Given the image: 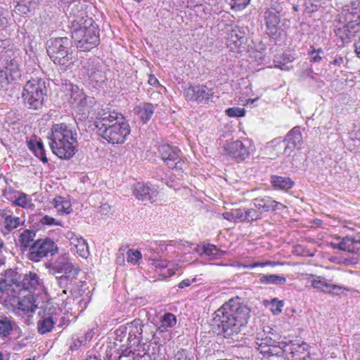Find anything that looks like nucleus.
Returning a JSON list of instances; mask_svg holds the SVG:
<instances>
[{
    "instance_id": "nucleus-45",
    "label": "nucleus",
    "mask_w": 360,
    "mask_h": 360,
    "mask_svg": "<svg viewBox=\"0 0 360 360\" xmlns=\"http://www.w3.org/2000/svg\"><path fill=\"white\" fill-rule=\"evenodd\" d=\"M21 220L18 217L12 215L6 221H4V228L8 231H11L20 226Z\"/></svg>"
},
{
    "instance_id": "nucleus-38",
    "label": "nucleus",
    "mask_w": 360,
    "mask_h": 360,
    "mask_svg": "<svg viewBox=\"0 0 360 360\" xmlns=\"http://www.w3.org/2000/svg\"><path fill=\"white\" fill-rule=\"evenodd\" d=\"M13 203L16 206L26 209L34 207L31 197L27 194L20 191L18 193V196L15 198Z\"/></svg>"
},
{
    "instance_id": "nucleus-42",
    "label": "nucleus",
    "mask_w": 360,
    "mask_h": 360,
    "mask_svg": "<svg viewBox=\"0 0 360 360\" xmlns=\"http://www.w3.org/2000/svg\"><path fill=\"white\" fill-rule=\"evenodd\" d=\"M154 112V106L150 103H145L140 108L138 114L143 123H146L152 117Z\"/></svg>"
},
{
    "instance_id": "nucleus-60",
    "label": "nucleus",
    "mask_w": 360,
    "mask_h": 360,
    "mask_svg": "<svg viewBox=\"0 0 360 360\" xmlns=\"http://www.w3.org/2000/svg\"><path fill=\"white\" fill-rule=\"evenodd\" d=\"M94 335H95L94 329L91 328V329H89L84 335H81L80 337L84 341V343L87 344V342H89L91 340V339L93 338Z\"/></svg>"
},
{
    "instance_id": "nucleus-16",
    "label": "nucleus",
    "mask_w": 360,
    "mask_h": 360,
    "mask_svg": "<svg viewBox=\"0 0 360 360\" xmlns=\"http://www.w3.org/2000/svg\"><path fill=\"white\" fill-rule=\"evenodd\" d=\"M129 133V124L127 121H122L121 124L118 123L116 126L108 129H105V131L99 134L109 143H112V144H119L124 142Z\"/></svg>"
},
{
    "instance_id": "nucleus-54",
    "label": "nucleus",
    "mask_w": 360,
    "mask_h": 360,
    "mask_svg": "<svg viewBox=\"0 0 360 360\" xmlns=\"http://www.w3.org/2000/svg\"><path fill=\"white\" fill-rule=\"evenodd\" d=\"M86 345L80 336L72 338L69 349L72 352L77 351Z\"/></svg>"
},
{
    "instance_id": "nucleus-61",
    "label": "nucleus",
    "mask_w": 360,
    "mask_h": 360,
    "mask_svg": "<svg viewBox=\"0 0 360 360\" xmlns=\"http://www.w3.org/2000/svg\"><path fill=\"white\" fill-rule=\"evenodd\" d=\"M174 360H190L188 356V352L186 350H179L176 352L174 356Z\"/></svg>"
},
{
    "instance_id": "nucleus-22",
    "label": "nucleus",
    "mask_w": 360,
    "mask_h": 360,
    "mask_svg": "<svg viewBox=\"0 0 360 360\" xmlns=\"http://www.w3.org/2000/svg\"><path fill=\"white\" fill-rule=\"evenodd\" d=\"M128 327L127 340V346L131 349L133 346L138 345L143 338V321L139 319H136L131 323L127 324Z\"/></svg>"
},
{
    "instance_id": "nucleus-63",
    "label": "nucleus",
    "mask_w": 360,
    "mask_h": 360,
    "mask_svg": "<svg viewBox=\"0 0 360 360\" xmlns=\"http://www.w3.org/2000/svg\"><path fill=\"white\" fill-rule=\"evenodd\" d=\"M13 213L9 210L2 209L0 210V217L4 219V221H6L11 216Z\"/></svg>"
},
{
    "instance_id": "nucleus-19",
    "label": "nucleus",
    "mask_w": 360,
    "mask_h": 360,
    "mask_svg": "<svg viewBox=\"0 0 360 360\" xmlns=\"http://www.w3.org/2000/svg\"><path fill=\"white\" fill-rule=\"evenodd\" d=\"M100 117L96 121V126L98 129L99 134L108 129L114 126H116L118 123L121 124V122H126L124 116L117 112L107 111L103 113L99 112Z\"/></svg>"
},
{
    "instance_id": "nucleus-17",
    "label": "nucleus",
    "mask_w": 360,
    "mask_h": 360,
    "mask_svg": "<svg viewBox=\"0 0 360 360\" xmlns=\"http://www.w3.org/2000/svg\"><path fill=\"white\" fill-rule=\"evenodd\" d=\"M184 96L188 101L202 103L209 101L213 96L212 89L204 84L189 86L185 88Z\"/></svg>"
},
{
    "instance_id": "nucleus-49",
    "label": "nucleus",
    "mask_w": 360,
    "mask_h": 360,
    "mask_svg": "<svg viewBox=\"0 0 360 360\" xmlns=\"http://www.w3.org/2000/svg\"><path fill=\"white\" fill-rule=\"evenodd\" d=\"M128 327L127 325H122L115 331V342H119L122 343L124 338L127 334Z\"/></svg>"
},
{
    "instance_id": "nucleus-55",
    "label": "nucleus",
    "mask_w": 360,
    "mask_h": 360,
    "mask_svg": "<svg viewBox=\"0 0 360 360\" xmlns=\"http://www.w3.org/2000/svg\"><path fill=\"white\" fill-rule=\"evenodd\" d=\"M202 249L203 253L207 256L216 257L219 255V250L215 245L207 244L204 245Z\"/></svg>"
},
{
    "instance_id": "nucleus-24",
    "label": "nucleus",
    "mask_w": 360,
    "mask_h": 360,
    "mask_svg": "<svg viewBox=\"0 0 360 360\" xmlns=\"http://www.w3.org/2000/svg\"><path fill=\"white\" fill-rule=\"evenodd\" d=\"M311 279L309 280V282L311 286L316 289L319 291L323 292L325 293L332 294V295H338V291L344 289L346 290H349L348 288H346L343 286L332 284L327 281H326L321 276H316L311 275Z\"/></svg>"
},
{
    "instance_id": "nucleus-59",
    "label": "nucleus",
    "mask_w": 360,
    "mask_h": 360,
    "mask_svg": "<svg viewBox=\"0 0 360 360\" xmlns=\"http://www.w3.org/2000/svg\"><path fill=\"white\" fill-rule=\"evenodd\" d=\"M40 222L42 224L48 225V226H51V225H53V224L57 225V226H61V222L56 221V220L53 217H49L48 215H45V216L42 217L41 219H40Z\"/></svg>"
},
{
    "instance_id": "nucleus-33",
    "label": "nucleus",
    "mask_w": 360,
    "mask_h": 360,
    "mask_svg": "<svg viewBox=\"0 0 360 360\" xmlns=\"http://www.w3.org/2000/svg\"><path fill=\"white\" fill-rule=\"evenodd\" d=\"M35 302L34 296L27 295L18 301V308L24 312H34L37 308Z\"/></svg>"
},
{
    "instance_id": "nucleus-23",
    "label": "nucleus",
    "mask_w": 360,
    "mask_h": 360,
    "mask_svg": "<svg viewBox=\"0 0 360 360\" xmlns=\"http://www.w3.org/2000/svg\"><path fill=\"white\" fill-rule=\"evenodd\" d=\"M334 249L356 253L360 250V237H338L335 242L331 243Z\"/></svg>"
},
{
    "instance_id": "nucleus-39",
    "label": "nucleus",
    "mask_w": 360,
    "mask_h": 360,
    "mask_svg": "<svg viewBox=\"0 0 360 360\" xmlns=\"http://www.w3.org/2000/svg\"><path fill=\"white\" fill-rule=\"evenodd\" d=\"M245 222L251 223L262 218L263 212L253 205L252 207H245Z\"/></svg>"
},
{
    "instance_id": "nucleus-12",
    "label": "nucleus",
    "mask_w": 360,
    "mask_h": 360,
    "mask_svg": "<svg viewBox=\"0 0 360 360\" xmlns=\"http://www.w3.org/2000/svg\"><path fill=\"white\" fill-rule=\"evenodd\" d=\"M83 68L88 75L89 84L94 88H101L107 80L105 68L96 58H89L84 62Z\"/></svg>"
},
{
    "instance_id": "nucleus-52",
    "label": "nucleus",
    "mask_w": 360,
    "mask_h": 360,
    "mask_svg": "<svg viewBox=\"0 0 360 360\" xmlns=\"http://www.w3.org/2000/svg\"><path fill=\"white\" fill-rule=\"evenodd\" d=\"M250 2V0H231L229 4L232 9L241 11L246 8Z\"/></svg>"
},
{
    "instance_id": "nucleus-1",
    "label": "nucleus",
    "mask_w": 360,
    "mask_h": 360,
    "mask_svg": "<svg viewBox=\"0 0 360 360\" xmlns=\"http://www.w3.org/2000/svg\"><path fill=\"white\" fill-rule=\"evenodd\" d=\"M250 317V308L236 297L214 311L213 322L221 330L224 338H233L245 328Z\"/></svg>"
},
{
    "instance_id": "nucleus-30",
    "label": "nucleus",
    "mask_w": 360,
    "mask_h": 360,
    "mask_svg": "<svg viewBox=\"0 0 360 360\" xmlns=\"http://www.w3.org/2000/svg\"><path fill=\"white\" fill-rule=\"evenodd\" d=\"M17 327L16 323L11 316L0 315V338H8Z\"/></svg>"
},
{
    "instance_id": "nucleus-57",
    "label": "nucleus",
    "mask_w": 360,
    "mask_h": 360,
    "mask_svg": "<svg viewBox=\"0 0 360 360\" xmlns=\"http://www.w3.org/2000/svg\"><path fill=\"white\" fill-rule=\"evenodd\" d=\"M235 221L245 222V207L238 209H232Z\"/></svg>"
},
{
    "instance_id": "nucleus-51",
    "label": "nucleus",
    "mask_w": 360,
    "mask_h": 360,
    "mask_svg": "<svg viewBox=\"0 0 360 360\" xmlns=\"http://www.w3.org/2000/svg\"><path fill=\"white\" fill-rule=\"evenodd\" d=\"M226 114L231 117H240L245 116V110L238 107L229 108L226 110Z\"/></svg>"
},
{
    "instance_id": "nucleus-41",
    "label": "nucleus",
    "mask_w": 360,
    "mask_h": 360,
    "mask_svg": "<svg viewBox=\"0 0 360 360\" xmlns=\"http://www.w3.org/2000/svg\"><path fill=\"white\" fill-rule=\"evenodd\" d=\"M39 0H17L16 8L18 11L27 13L34 9Z\"/></svg>"
},
{
    "instance_id": "nucleus-44",
    "label": "nucleus",
    "mask_w": 360,
    "mask_h": 360,
    "mask_svg": "<svg viewBox=\"0 0 360 360\" xmlns=\"http://www.w3.org/2000/svg\"><path fill=\"white\" fill-rule=\"evenodd\" d=\"M141 258L142 255L138 250L129 249L127 251V261L133 265L138 264Z\"/></svg>"
},
{
    "instance_id": "nucleus-6",
    "label": "nucleus",
    "mask_w": 360,
    "mask_h": 360,
    "mask_svg": "<svg viewBox=\"0 0 360 360\" xmlns=\"http://www.w3.org/2000/svg\"><path fill=\"white\" fill-rule=\"evenodd\" d=\"M72 41L69 38L56 37L47 41V53L54 64L66 70L73 64Z\"/></svg>"
},
{
    "instance_id": "nucleus-50",
    "label": "nucleus",
    "mask_w": 360,
    "mask_h": 360,
    "mask_svg": "<svg viewBox=\"0 0 360 360\" xmlns=\"http://www.w3.org/2000/svg\"><path fill=\"white\" fill-rule=\"evenodd\" d=\"M19 191L13 189L11 186H6L2 191L3 196L9 201L13 202Z\"/></svg>"
},
{
    "instance_id": "nucleus-43",
    "label": "nucleus",
    "mask_w": 360,
    "mask_h": 360,
    "mask_svg": "<svg viewBox=\"0 0 360 360\" xmlns=\"http://www.w3.org/2000/svg\"><path fill=\"white\" fill-rule=\"evenodd\" d=\"M72 251H75L83 258H87L89 255L88 244L84 238L79 241V243L75 247Z\"/></svg>"
},
{
    "instance_id": "nucleus-9",
    "label": "nucleus",
    "mask_w": 360,
    "mask_h": 360,
    "mask_svg": "<svg viewBox=\"0 0 360 360\" xmlns=\"http://www.w3.org/2000/svg\"><path fill=\"white\" fill-rule=\"evenodd\" d=\"M0 77H4L7 83L20 78L18 54L11 49L5 50L0 58Z\"/></svg>"
},
{
    "instance_id": "nucleus-29",
    "label": "nucleus",
    "mask_w": 360,
    "mask_h": 360,
    "mask_svg": "<svg viewBox=\"0 0 360 360\" xmlns=\"http://www.w3.org/2000/svg\"><path fill=\"white\" fill-rule=\"evenodd\" d=\"M35 237L36 231L34 229H24L20 233L16 243L24 255H26L28 249L35 242Z\"/></svg>"
},
{
    "instance_id": "nucleus-15",
    "label": "nucleus",
    "mask_w": 360,
    "mask_h": 360,
    "mask_svg": "<svg viewBox=\"0 0 360 360\" xmlns=\"http://www.w3.org/2000/svg\"><path fill=\"white\" fill-rule=\"evenodd\" d=\"M340 20L342 23H346V27L352 30L351 32H357L360 25L359 2L353 1L350 5L345 6Z\"/></svg>"
},
{
    "instance_id": "nucleus-48",
    "label": "nucleus",
    "mask_w": 360,
    "mask_h": 360,
    "mask_svg": "<svg viewBox=\"0 0 360 360\" xmlns=\"http://www.w3.org/2000/svg\"><path fill=\"white\" fill-rule=\"evenodd\" d=\"M86 285V282L85 281H78L77 280V276L75 285H73V286L77 289V291L78 292L77 293L76 292H72L70 290H68L67 292H70V293L71 294V295L72 297H77L79 296H81L82 295V293L84 292V290H85L84 287Z\"/></svg>"
},
{
    "instance_id": "nucleus-14",
    "label": "nucleus",
    "mask_w": 360,
    "mask_h": 360,
    "mask_svg": "<svg viewBox=\"0 0 360 360\" xmlns=\"http://www.w3.org/2000/svg\"><path fill=\"white\" fill-rule=\"evenodd\" d=\"M248 40V28L234 26L228 33L226 44L231 51L239 53L246 51Z\"/></svg>"
},
{
    "instance_id": "nucleus-25",
    "label": "nucleus",
    "mask_w": 360,
    "mask_h": 360,
    "mask_svg": "<svg viewBox=\"0 0 360 360\" xmlns=\"http://www.w3.org/2000/svg\"><path fill=\"white\" fill-rule=\"evenodd\" d=\"M285 144L284 153L290 154L294 149L300 148L302 144V136L299 127L292 128L285 136L283 141Z\"/></svg>"
},
{
    "instance_id": "nucleus-37",
    "label": "nucleus",
    "mask_w": 360,
    "mask_h": 360,
    "mask_svg": "<svg viewBox=\"0 0 360 360\" xmlns=\"http://www.w3.org/2000/svg\"><path fill=\"white\" fill-rule=\"evenodd\" d=\"M285 282V277L276 274L262 275L259 277V283L261 284L283 285Z\"/></svg>"
},
{
    "instance_id": "nucleus-20",
    "label": "nucleus",
    "mask_w": 360,
    "mask_h": 360,
    "mask_svg": "<svg viewBox=\"0 0 360 360\" xmlns=\"http://www.w3.org/2000/svg\"><path fill=\"white\" fill-rule=\"evenodd\" d=\"M70 103L73 108H79L81 109L91 106L94 104V98L85 95L82 89L77 86L70 85Z\"/></svg>"
},
{
    "instance_id": "nucleus-32",
    "label": "nucleus",
    "mask_w": 360,
    "mask_h": 360,
    "mask_svg": "<svg viewBox=\"0 0 360 360\" xmlns=\"http://www.w3.org/2000/svg\"><path fill=\"white\" fill-rule=\"evenodd\" d=\"M27 147L33 152L35 156L40 159L44 163L48 162L45 149L43 143L41 141L31 139L27 141Z\"/></svg>"
},
{
    "instance_id": "nucleus-13",
    "label": "nucleus",
    "mask_w": 360,
    "mask_h": 360,
    "mask_svg": "<svg viewBox=\"0 0 360 360\" xmlns=\"http://www.w3.org/2000/svg\"><path fill=\"white\" fill-rule=\"evenodd\" d=\"M159 155L167 167L182 170L185 162L182 158L181 151L176 146L168 143H162L158 146Z\"/></svg>"
},
{
    "instance_id": "nucleus-18",
    "label": "nucleus",
    "mask_w": 360,
    "mask_h": 360,
    "mask_svg": "<svg viewBox=\"0 0 360 360\" xmlns=\"http://www.w3.org/2000/svg\"><path fill=\"white\" fill-rule=\"evenodd\" d=\"M117 343L109 342L106 345L104 359L105 360H120L122 356L136 359V356H141L139 353L136 354L132 349L129 348L124 344L120 345L119 349L117 348Z\"/></svg>"
},
{
    "instance_id": "nucleus-40",
    "label": "nucleus",
    "mask_w": 360,
    "mask_h": 360,
    "mask_svg": "<svg viewBox=\"0 0 360 360\" xmlns=\"http://www.w3.org/2000/svg\"><path fill=\"white\" fill-rule=\"evenodd\" d=\"M352 30L346 27V23H342V27H336L334 30V32L337 37H338L342 43H347L349 39L356 32H351Z\"/></svg>"
},
{
    "instance_id": "nucleus-47",
    "label": "nucleus",
    "mask_w": 360,
    "mask_h": 360,
    "mask_svg": "<svg viewBox=\"0 0 360 360\" xmlns=\"http://www.w3.org/2000/svg\"><path fill=\"white\" fill-rule=\"evenodd\" d=\"M145 259L151 262V265L155 266L156 269H162L166 268L168 266V262L166 260L158 259L156 257H152V255L148 256V255H144Z\"/></svg>"
},
{
    "instance_id": "nucleus-11",
    "label": "nucleus",
    "mask_w": 360,
    "mask_h": 360,
    "mask_svg": "<svg viewBox=\"0 0 360 360\" xmlns=\"http://www.w3.org/2000/svg\"><path fill=\"white\" fill-rule=\"evenodd\" d=\"M58 250L56 243L50 238H39L35 240L26 253V257L32 262H39L49 254L53 255Z\"/></svg>"
},
{
    "instance_id": "nucleus-28",
    "label": "nucleus",
    "mask_w": 360,
    "mask_h": 360,
    "mask_svg": "<svg viewBox=\"0 0 360 360\" xmlns=\"http://www.w3.org/2000/svg\"><path fill=\"white\" fill-rule=\"evenodd\" d=\"M252 205L262 212H271L285 207L284 205L273 200L269 196L256 198L252 200Z\"/></svg>"
},
{
    "instance_id": "nucleus-8",
    "label": "nucleus",
    "mask_w": 360,
    "mask_h": 360,
    "mask_svg": "<svg viewBox=\"0 0 360 360\" xmlns=\"http://www.w3.org/2000/svg\"><path fill=\"white\" fill-rule=\"evenodd\" d=\"M38 315L39 319L37 323V329L41 335L51 332L56 324L62 327L65 319L64 316H61L60 309L54 306H46L42 311L39 312Z\"/></svg>"
},
{
    "instance_id": "nucleus-62",
    "label": "nucleus",
    "mask_w": 360,
    "mask_h": 360,
    "mask_svg": "<svg viewBox=\"0 0 360 360\" xmlns=\"http://www.w3.org/2000/svg\"><path fill=\"white\" fill-rule=\"evenodd\" d=\"M273 263L271 262H252L245 266V267L249 269H253L255 267L261 266L264 267L268 265H271Z\"/></svg>"
},
{
    "instance_id": "nucleus-27",
    "label": "nucleus",
    "mask_w": 360,
    "mask_h": 360,
    "mask_svg": "<svg viewBox=\"0 0 360 360\" xmlns=\"http://www.w3.org/2000/svg\"><path fill=\"white\" fill-rule=\"evenodd\" d=\"M134 196L140 200H151L156 197L158 191L156 188L148 184L138 182L133 186Z\"/></svg>"
},
{
    "instance_id": "nucleus-21",
    "label": "nucleus",
    "mask_w": 360,
    "mask_h": 360,
    "mask_svg": "<svg viewBox=\"0 0 360 360\" xmlns=\"http://www.w3.org/2000/svg\"><path fill=\"white\" fill-rule=\"evenodd\" d=\"M84 6L80 0H72L69 3L66 12L69 14L71 25L75 22L82 24V22L89 18L84 11Z\"/></svg>"
},
{
    "instance_id": "nucleus-36",
    "label": "nucleus",
    "mask_w": 360,
    "mask_h": 360,
    "mask_svg": "<svg viewBox=\"0 0 360 360\" xmlns=\"http://www.w3.org/2000/svg\"><path fill=\"white\" fill-rule=\"evenodd\" d=\"M271 183L276 188L281 190H288L294 185L293 181L290 178L279 176H273Z\"/></svg>"
},
{
    "instance_id": "nucleus-10",
    "label": "nucleus",
    "mask_w": 360,
    "mask_h": 360,
    "mask_svg": "<svg viewBox=\"0 0 360 360\" xmlns=\"http://www.w3.org/2000/svg\"><path fill=\"white\" fill-rule=\"evenodd\" d=\"M253 152V147L248 140H236L226 142L223 146L222 154L237 162H241L248 158Z\"/></svg>"
},
{
    "instance_id": "nucleus-34",
    "label": "nucleus",
    "mask_w": 360,
    "mask_h": 360,
    "mask_svg": "<svg viewBox=\"0 0 360 360\" xmlns=\"http://www.w3.org/2000/svg\"><path fill=\"white\" fill-rule=\"evenodd\" d=\"M52 203L60 214H69L72 211L70 202L61 196L56 197Z\"/></svg>"
},
{
    "instance_id": "nucleus-64",
    "label": "nucleus",
    "mask_w": 360,
    "mask_h": 360,
    "mask_svg": "<svg viewBox=\"0 0 360 360\" xmlns=\"http://www.w3.org/2000/svg\"><path fill=\"white\" fill-rule=\"evenodd\" d=\"M195 281H196L195 278H193L192 281H190L189 279H184L179 283L178 287L179 288H184L186 287H188L189 285H191V284L192 283L195 282Z\"/></svg>"
},
{
    "instance_id": "nucleus-46",
    "label": "nucleus",
    "mask_w": 360,
    "mask_h": 360,
    "mask_svg": "<svg viewBox=\"0 0 360 360\" xmlns=\"http://www.w3.org/2000/svg\"><path fill=\"white\" fill-rule=\"evenodd\" d=\"M308 54L310 56V62L316 63L321 61L324 52L321 49H316L314 46H311Z\"/></svg>"
},
{
    "instance_id": "nucleus-56",
    "label": "nucleus",
    "mask_w": 360,
    "mask_h": 360,
    "mask_svg": "<svg viewBox=\"0 0 360 360\" xmlns=\"http://www.w3.org/2000/svg\"><path fill=\"white\" fill-rule=\"evenodd\" d=\"M283 8L282 4L278 0H269V8L266 11H272L276 13H281Z\"/></svg>"
},
{
    "instance_id": "nucleus-4",
    "label": "nucleus",
    "mask_w": 360,
    "mask_h": 360,
    "mask_svg": "<svg viewBox=\"0 0 360 360\" xmlns=\"http://www.w3.org/2000/svg\"><path fill=\"white\" fill-rule=\"evenodd\" d=\"M263 334H258L255 338V343L256 349L266 358L278 359L283 360L298 356L297 349L301 348V345L294 344L291 342H276L269 337H263Z\"/></svg>"
},
{
    "instance_id": "nucleus-7",
    "label": "nucleus",
    "mask_w": 360,
    "mask_h": 360,
    "mask_svg": "<svg viewBox=\"0 0 360 360\" xmlns=\"http://www.w3.org/2000/svg\"><path fill=\"white\" fill-rule=\"evenodd\" d=\"M45 82L42 79H32L24 86L22 97L25 105L30 109H40L46 96Z\"/></svg>"
},
{
    "instance_id": "nucleus-2",
    "label": "nucleus",
    "mask_w": 360,
    "mask_h": 360,
    "mask_svg": "<svg viewBox=\"0 0 360 360\" xmlns=\"http://www.w3.org/2000/svg\"><path fill=\"white\" fill-rule=\"evenodd\" d=\"M77 133L65 123L55 124L51 128V149L60 159H70L75 153L74 143L77 142Z\"/></svg>"
},
{
    "instance_id": "nucleus-5",
    "label": "nucleus",
    "mask_w": 360,
    "mask_h": 360,
    "mask_svg": "<svg viewBox=\"0 0 360 360\" xmlns=\"http://www.w3.org/2000/svg\"><path fill=\"white\" fill-rule=\"evenodd\" d=\"M72 38L80 51H90L100 43L99 30L92 18H86L82 24L70 25Z\"/></svg>"
},
{
    "instance_id": "nucleus-53",
    "label": "nucleus",
    "mask_w": 360,
    "mask_h": 360,
    "mask_svg": "<svg viewBox=\"0 0 360 360\" xmlns=\"http://www.w3.org/2000/svg\"><path fill=\"white\" fill-rule=\"evenodd\" d=\"M65 238L70 242V245H71V250H73L75 247L79 243V241L82 239V237L76 235L74 232L72 231H68L65 234Z\"/></svg>"
},
{
    "instance_id": "nucleus-3",
    "label": "nucleus",
    "mask_w": 360,
    "mask_h": 360,
    "mask_svg": "<svg viewBox=\"0 0 360 360\" xmlns=\"http://www.w3.org/2000/svg\"><path fill=\"white\" fill-rule=\"evenodd\" d=\"M49 271L53 275L62 274L55 278V286L62 290L61 294L58 293V295H66L68 290L72 292H78L73 285L80 269L72 264L66 255L58 257L51 263Z\"/></svg>"
},
{
    "instance_id": "nucleus-58",
    "label": "nucleus",
    "mask_w": 360,
    "mask_h": 360,
    "mask_svg": "<svg viewBox=\"0 0 360 360\" xmlns=\"http://www.w3.org/2000/svg\"><path fill=\"white\" fill-rule=\"evenodd\" d=\"M272 304V311L274 314H278L281 312L282 308L284 306V302L283 300H277L276 299H274L271 302Z\"/></svg>"
},
{
    "instance_id": "nucleus-26",
    "label": "nucleus",
    "mask_w": 360,
    "mask_h": 360,
    "mask_svg": "<svg viewBox=\"0 0 360 360\" xmlns=\"http://www.w3.org/2000/svg\"><path fill=\"white\" fill-rule=\"evenodd\" d=\"M281 13L272 11H265L264 14L266 32L269 37H274L280 29Z\"/></svg>"
},
{
    "instance_id": "nucleus-31",
    "label": "nucleus",
    "mask_w": 360,
    "mask_h": 360,
    "mask_svg": "<svg viewBox=\"0 0 360 360\" xmlns=\"http://www.w3.org/2000/svg\"><path fill=\"white\" fill-rule=\"evenodd\" d=\"M22 285L25 290L30 292L41 285V280L36 273L30 271L24 276Z\"/></svg>"
},
{
    "instance_id": "nucleus-35",
    "label": "nucleus",
    "mask_w": 360,
    "mask_h": 360,
    "mask_svg": "<svg viewBox=\"0 0 360 360\" xmlns=\"http://www.w3.org/2000/svg\"><path fill=\"white\" fill-rule=\"evenodd\" d=\"M176 324V316L169 312L166 313L162 316L160 319V324L158 326V330L160 332H165L168 328L174 327Z\"/></svg>"
}]
</instances>
